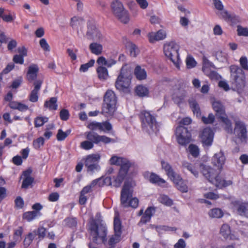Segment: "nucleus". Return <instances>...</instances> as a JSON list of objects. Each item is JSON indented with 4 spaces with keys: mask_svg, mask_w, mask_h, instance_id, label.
Wrapping results in <instances>:
<instances>
[{
    "mask_svg": "<svg viewBox=\"0 0 248 248\" xmlns=\"http://www.w3.org/2000/svg\"><path fill=\"white\" fill-rule=\"evenodd\" d=\"M214 133L210 127L204 128L201 134L200 138L202 144V146L205 148H209L213 142Z\"/></svg>",
    "mask_w": 248,
    "mask_h": 248,
    "instance_id": "dca6fc26",
    "label": "nucleus"
},
{
    "mask_svg": "<svg viewBox=\"0 0 248 248\" xmlns=\"http://www.w3.org/2000/svg\"><path fill=\"white\" fill-rule=\"evenodd\" d=\"M43 82V80L41 79L36 80L34 82V88L29 95V99L31 102L35 103L38 101L39 92L41 89Z\"/></svg>",
    "mask_w": 248,
    "mask_h": 248,
    "instance_id": "a211bd4d",
    "label": "nucleus"
},
{
    "mask_svg": "<svg viewBox=\"0 0 248 248\" xmlns=\"http://www.w3.org/2000/svg\"><path fill=\"white\" fill-rule=\"evenodd\" d=\"M131 80V76L129 71L123 66L115 82L116 88L121 92L130 93Z\"/></svg>",
    "mask_w": 248,
    "mask_h": 248,
    "instance_id": "6e6552de",
    "label": "nucleus"
},
{
    "mask_svg": "<svg viewBox=\"0 0 248 248\" xmlns=\"http://www.w3.org/2000/svg\"><path fill=\"white\" fill-rule=\"evenodd\" d=\"M237 28V35L238 36H248V28H244L241 25H238Z\"/></svg>",
    "mask_w": 248,
    "mask_h": 248,
    "instance_id": "864d4df0",
    "label": "nucleus"
},
{
    "mask_svg": "<svg viewBox=\"0 0 248 248\" xmlns=\"http://www.w3.org/2000/svg\"><path fill=\"white\" fill-rule=\"evenodd\" d=\"M100 156L98 154H92L88 155L85 161V166L88 172L93 173L100 169L99 162Z\"/></svg>",
    "mask_w": 248,
    "mask_h": 248,
    "instance_id": "2eb2a0df",
    "label": "nucleus"
},
{
    "mask_svg": "<svg viewBox=\"0 0 248 248\" xmlns=\"http://www.w3.org/2000/svg\"><path fill=\"white\" fill-rule=\"evenodd\" d=\"M70 132L71 131L70 130H68L66 132H63L61 129H59L56 136L57 140L58 141L64 140L69 135Z\"/></svg>",
    "mask_w": 248,
    "mask_h": 248,
    "instance_id": "de8ad7c7",
    "label": "nucleus"
},
{
    "mask_svg": "<svg viewBox=\"0 0 248 248\" xmlns=\"http://www.w3.org/2000/svg\"><path fill=\"white\" fill-rule=\"evenodd\" d=\"M188 151L191 155L195 158L197 157L200 155V149L195 144H190L188 146Z\"/></svg>",
    "mask_w": 248,
    "mask_h": 248,
    "instance_id": "c03bdc74",
    "label": "nucleus"
},
{
    "mask_svg": "<svg viewBox=\"0 0 248 248\" xmlns=\"http://www.w3.org/2000/svg\"><path fill=\"white\" fill-rule=\"evenodd\" d=\"M192 122V120L188 117H185L182 119L179 123L178 126H185L188 125Z\"/></svg>",
    "mask_w": 248,
    "mask_h": 248,
    "instance_id": "774afa93",
    "label": "nucleus"
},
{
    "mask_svg": "<svg viewBox=\"0 0 248 248\" xmlns=\"http://www.w3.org/2000/svg\"><path fill=\"white\" fill-rule=\"evenodd\" d=\"M33 233H36L38 236L39 241L42 240L46 236V229L44 227H39L36 230L33 231Z\"/></svg>",
    "mask_w": 248,
    "mask_h": 248,
    "instance_id": "79ce46f5",
    "label": "nucleus"
},
{
    "mask_svg": "<svg viewBox=\"0 0 248 248\" xmlns=\"http://www.w3.org/2000/svg\"><path fill=\"white\" fill-rule=\"evenodd\" d=\"M121 235L114 233L112 235L108 240V245L110 248H114L116 244L121 240Z\"/></svg>",
    "mask_w": 248,
    "mask_h": 248,
    "instance_id": "58836bf2",
    "label": "nucleus"
},
{
    "mask_svg": "<svg viewBox=\"0 0 248 248\" xmlns=\"http://www.w3.org/2000/svg\"><path fill=\"white\" fill-rule=\"evenodd\" d=\"M89 49L92 53L99 55L102 53L103 46L97 43H92L89 46Z\"/></svg>",
    "mask_w": 248,
    "mask_h": 248,
    "instance_id": "72a5a7b5",
    "label": "nucleus"
},
{
    "mask_svg": "<svg viewBox=\"0 0 248 248\" xmlns=\"http://www.w3.org/2000/svg\"><path fill=\"white\" fill-rule=\"evenodd\" d=\"M109 162L111 165L120 167L118 173L115 177H114L113 181V186L119 187L127 176L129 169L134 167L135 163L127 158L116 155L112 156L110 158Z\"/></svg>",
    "mask_w": 248,
    "mask_h": 248,
    "instance_id": "f03ea898",
    "label": "nucleus"
},
{
    "mask_svg": "<svg viewBox=\"0 0 248 248\" xmlns=\"http://www.w3.org/2000/svg\"><path fill=\"white\" fill-rule=\"evenodd\" d=\"M69 111L66 109H62L60 112V117L62 121H66L69 118Z\"/></svg>",
    "mask_w": 248,
    "mask_h": 248,
    "instance_id": "13d9d810",
    "label": "nucleus"
},
{
    "mask_svg": "<svg viewBox=\"0 0 248 248\" xmlns=\"http://www.w3.org/2000/svg\"><path fill=\"white\" fill-rule=\"evenodd\" d=\"M147 175H149V180L150 183L154 184L160 185L166 183V181L160 178L159 176L154 172H147Z\"/></svg>",
    "mask_w": 248,
    "mask_h": 248,
    "instance_id": "c756f323",
    "label": "nucleus"
},
{
    "mask_svg": "<svg viewBox=\"0 0 248 248\" xmlns=\"http://www.w3.org/2000/svg\"><path fill=\"white\" fill-rule=\"evenodd\" d=\"M212 107L215 111L217 118L225 124V130L228 132H232V123L226 115L224 105L219 101H215L212 103Z\"/></svg>",
    "mask_w": 248,
    "mask_h": 248,
    "instance_id": "9d476101",
    "label": "nucleus"
},
{
    "mask_svg": "<svg viewBox=\"0 0 248 248\" xmlns=\"http://www.w3.org/2000/svg\"><path fill=\"white\" fill-rule=\"evenodd\" d=\"M131 56L136 57L139 53L138 47L134 44H131L128 48Z\"/></svg>",
    "mask_w": 248,
    "mask_h": 248,
    "instance_id": "5fc2aeb1",
    "label": "nucleus"
},
{
    "mask_svg": "<svg viewBox=\"0 0 248 248\" xmlns=\"http://www.w3.org/2000/svg\"><path fill=\"white\" fill-rule=\"evenodd\" d=\"M36 236V233H33V232H30L25 235L23 244L25 248L29 247L32 243L33 239Z\"/></svg>",
    "mask_w": 248,
    "mask_h": 248,
    "instance_id": "ea45409f",
    "label": "nucleus"
},
{
    "mask_svg": "<svg viewBox=\"0 0 248 248\" xmlns=\"http://www.w3.org/2000/svg\"><path fill=\"white\" fill-rule=\"evenodd\" d=\"M239 62L242 70H248V60L246 56H242L239 60Z\"/></svg>",
    "mask_w": 248,
    "mask_h": 248,
    "instance_id": "6e6d98bb",
    "label": "nucleus"
},
{
    "mask_svg": "<svg viewBox=\"0 0 248 248\" xmlns=\"http://www.w3.org/2000/svg\"><path fill=\"white\" fill-rule=\"evenodd\" d=\"M96 72L98 78L102 81L105 80L108 77V69L102 66H98L96 69Z\"/></svg>",
    "mask_w": 248,
    "mask_h": 248,
    "instance_id": "473e14b6",
    "label": "nucleus"
},
{
    "mask_svg": "<svg viewBox=\"0 0 248 248\" xmlns=\"http://www.w3.org/2000/svg\"><path fill=\"white\" fill-rule=\"evenodd\" d=\"M66 51L68 56L72 61H75L77 59V57L76 53L78 51L77 49H75V51H74L71 48H67Z\"/></svg>",
    "mask_w": 248,
    "mask_h": 248,
    "instance_id": "69168bd1",
    "label": "nucleus"
},
{
    "mask_svg": "<svg viewBox=\"0 0 248 248\" xmlns=\"http://www.w3.org/2000/svg\"><path fill=\"white\" fill-rule=\"evenodd\" d=\"M114 233L121 235L122 225L121 220L119 216H115L113 221Z\"/></svg>",
    "mask_w": 248,
    "mask_h": 248,
    "instance_id": "f704fd0d",
    "label": "nucleus"
},
{
    "mask_svg": "<svg viewBox=\"0 0 248 248\" xmlns=\"http://www.w3.org/2000/svg\"><path fill=\"white\" fill-rule=\"evenodd\" d=\"M117 97L114 92L108 90L104 96L101 113L112 115L116 110Z\"/></svg>",
    "mask_w": 248,
    "mask_h": 248,
    "instance_id": "1a4fd4ad",
    "label": "nucleus"
},
{
    "mask_svg": "<svg viewBox=\"0 0 248 248\" xmlns=\"http://www.w3.org/2000/svg\"><path fill=\"white\" fill-rule=\"evenodd\" d=\"M157 201L159 203L167 206H171L173 204V201L168 196L165 194H160Z\"/></svg>",
    "mask_w": 248,
    "mask_h": 248,
    "instance_id": "4c0bfd02",
    "label": "nucleus"
},
{
    "mask_svg": "<svg viewBox=\"0 0 248 248\" xmlns=\"http://www.w3.org/2000/svg\"><path fill=\"white\" fill-rule=\"evenodd\" d=\"M139 117L141 121V127L143 130L148 134L158 131V125L155 116L152 114L150 111L142 110L140 113Z\"/></svg>",
    "mask_w": 248,
    "mask_h": 248,
    "instance_id": "423d86ee",
    "label": "nucleus"
},
{
    "mask_svg": "<svg viewBox=\"0 0 248 248\" xmlns=\"http://www.w3.org/2000/svg\"><path fill=\"white\" fill-rule=\"evenodd\" d=\"M94 62V60L91 59L87 63L81 64L79 68V71L81 72H87L89 68L93 66Z\"/></svg>",
    "mask_w": 248,
    "mask_h": 248,
    "instance_id": "09e8293b",
    "label": "nucleus"
},
{
    "mask_svg": "<svg viewBox=\"0 0 248 248\" xmlns=\"http://www.w3.org/2000/svg\"><path fill=\"white\" fill-rule=\"evenodd\" d=\"M83 21L84 19L81 17L74 16L71 19L70 25L72 27L74 28L79 25V24Z\"/></svg>",
    "mask_w": 248,
    "mask_h": 248,
    "instance_id": "603ef678",
    "label": "nucleus"
},
{
    "mask_svg": "<svg viewBox=\"0 0 248 248\" xmlns=\"http://www.w3.org/2000/svg\"><path fill=\"white\" fill-rule=\"evenodd\" d=\"M9 106L12 109H17L22 112L29 109L27 105L15 101H11L9 104Z\"/></svg>",
    "mask_w": 248,
    "mask_h": 248,
    "instance_id": "2f4dec72",
    "label": "nucleus"
},
{
    "mask_svg": "<svg viewBox=\"0 0 248 248\" xmlns=\"http://www.w3.org/2000/svg\"><path fill=\"white\" fill-rule=\"evenodd\" d=\"M32 170L29 169L23 172V175L24 178L22 181L21 187L23 188H27L31 185L34 181V178L31 176Z\"/></svg>",
    "mask_w": 248,
    "mask_h": 248,
    "instance_id": "a878e982",
    "label": "nucleus"
},
{
    "mask_svg": "<svg viewBox=\"0 0 248 248\" xmlns=\"http://www.w3.org/2000/svg\"><path fill=\"white\" fill-rule=\"evenodd\" d=\"M160 163L162 169L165 170L166 174L170 180L178 174L175 172L172 166L169 162L164 160H161Z\"/></svg>",
    "mask_w": 248,
    "mask_h": 248,
    "instance_id": "393cba45",
    "label": "nucleus"
},
{
    "mask_svg": "<svg viewBox=\"0 0 248 248\" xmlns=\"http://www.w3.org/2000/svg\"><path fill=\"white\" fill-rule=\"evenodd\" d=\"M57 102V97H51L49 100H46L45 102L44 107L45 108H48L49 110H56L58 108Z\"/></svg>",
    "mask_w": 248,
    "mask_h": 248,
    "instance_id": "7c9ffc66",
    "label": "nucleus"
},
{
    "mask_svg": "<svg viewBox=\"0 0 248 248\" xmlns=\"http://www.w3.org/2000/svg\"><path fill=\"white\" fill-rule=\"evenodd\" d=\"M13 61L15 63L20 64H23L24 62L23 56L17 54L14 56Z\"/></svg>",
    "mask_w": 248,
    "mask_h": 248,
    "instance_id": "338daca9",
    "label": "nucleus"
},
{
    "mask_svg": "<svg viewBox=\"0 0 248 248\" xmlns=\"http://www.w3.org/2000/svg\"><path fill=\"white\" fill-rule=\"evenodd\" d=\"M48 118L42 116H38L34 119V127H39L42 126L45 123L48 121Z\"/></svg>",
    "mask_w": 248,
    "mask_h": 248,
    "instance_id": "a18cd8bd",
    "label": "nucleus"
},
{
    "mask_svg": "<svg viewBox=\"0 0 248 248\" xmlns=\"http://www.w3.org/2000/svg\"><path fill=\"white\" fill-rule=\"evenodd\" d=\"M87 128L90 129L91 131H93L95 130H101V129L102 128V126L101 123L100 122H92L89 123L87 126Z\"/></svg>",
    "mask_w": 248,
    "mask_h": 248,
    "instance_id": "49530a36",
    "label": "nucleus"
},
{
    "mask_svg": "<svg viewBox=\"0 0 248 248\" xmlns=\"http://www.w3.org/2000/svg\"><path fill=\"white\" fill-rule=\"evenodd\" d=\"M232 209L238 215L248 218V202L240 200H234L231 202Z\"/></svg>",
    "mask_w": 248,
    "mask_h": 248,
    "instance_id": "f3484780",
    "label": "nucleus"
},
{
    "mask_svg": "<svg viewBox=\"0 0 248 248\" xmlns=\"http://www.w3.org/2000/svg\"><path fill=\"white\" fill-rule=\"evenodd\" d=\"M23 232V228L22 227H19L16 230L14 233V238L15 240L19 239Z\"/></svg>",
    "mask_w": 248,
    "mask_h": 248,
    "instance_id": "680f3d73",
    "label": "nucleus"
},
{
    "mask_svg": "<svg viewBox=\"0 0 248 248\" xmlns=\"http://www.w3.org/2000/svg\"><path fill=\"white\" fill-rule=\"evenodd\" d=\"M220 233L225 239H228L229 235L231 233L229 225L226 224H223L220 228Z\"/></svg>",
    "mask_w": 248,
    "mask_h": 248,
    "instance_id": "37998d69",
    "label": "nucleus"
},
{
    "mask_svg": "<svg viewBox=\"0 0 248 248\" xmlns=\"http://www.w3.org/2000/svg\"><path fill=\"white\" fill-rule=\"evenodd\" d=\"M89 231L92 236L93 242L96 244H106L108 233L107 227L102 224H98L95 221L89 223Z\"/></svg>",
    "mask_w": 248,
    "mask_h": 248,
    "instance_id": "39448f33",
    "label": "nucleus"
},
{
    "mask_svg": "<svg viewBox=\"0 0 248 248\" xmlns=\"http://www.w3.org/2000/svg\"><path fill=\"white\" fill-rule=\"evenodd\" d=\"M43 206L39 202H36L31 206L32 211H26L22 214V220L28 222L41 217L42 216L41 210Z\"/></svg>",
    "mask_w": 248,
    "mask_h": 248,
    "instance_id": "4468645a",
    "label": "nucleus"
},
{
    "mask_svg": "<svg viewBox=\"0 0 248 248\" xmlns=\"http://www.w3.org/2000/svg\"><path fill=\"white\" fill-rule=\"evenodd\" d=\"M202 120L205 124H212L215 121V116L212 113H210L207 117H202Z\"/></svg>",
    "mask_w": 248,
    "mask_h": 248,
    "instance_id": "bf43d9fd",
    "label": "nucleus"
},
{
    "mask_svg": "<svg viewBox=\"0 0 248 248\" xmlns=\"http://www.w3.org/2000/svg\"><path fill=\"white\" fill-rule=\"evenodd\" d=\"M112 184H113V182H112L111 177L107 176L101 177L93 180L91 183V185L93 186L98 185L99 187H103L104 186H111Z\"/></svg>",
    "mask_w": 248,
    "mask_h": 248,
    "instance_id": "bb28decb",
    "label": "nucleus"
},
{
    "mask_svg": "<svg viewBox=\"0 0 248 248\" xmlns=\"http://www.w3.org/2000/svg\"><path fill=\"white\" fill-rule=\"evenodd\" d=\"M208 215L211 218H219L223 216L224 213L221 209L215 208L210 210Z\"/></svg>",
    "mask_w": 248,
    "mask_h": 248,
    "instance_id": "a19ab883",
    "label": "nucleus"
},
{
    "mask_svg": "<svg viewBox=\"0 0 248 248\" xmlns=\"http://www.w3.org/2000/svg\"><path fill=\"white\" fill-rule=\"evenodd\" d=\"M102 128L101 129L100 131H103L104 132H106L107 131H109L112 130V126L111 124L108 121H105L101 123Z\"/></svg>",
    "mask_w": 248,
    "mask_h": 248,
    "instance_id": "4d7b16f0",
    "label": "nucleus"
},
{
    "mask_svg": "<svg viewBox=\"0 0 248 248\" xmlns=\"http://www.w3.org/2000/svg\"><path fill=\"white\" fill-rule=\"evenodd\" d=\"M93 186L88 185L84 186L80 192L78 202L80 205H85L87 201V197L86 194L92 191V187Z\"/></svg>",
    "mask_w": 248,
    "mask_h": 248,
    "instance_id": "cd10ccee",
    "label": "nucleus"
},
{
    "mask_svg": "<svg viewBox=\"0 0 248 248\" xmlns=\"http://www.w3.org/2000/svg\"><path fill=\"white\" fill-rule=\"evenodd\" d=\"M150 43H154L156 41L164 39L166 37V32L163 30H159L156 32H150L148 34Z\"/></svg>",
    "mask_w": 248,
    "mask_h": 248,
    "instance_id": "b1692460",
    "label": "nucleus"
},
{
    "mask_svg": "<svg viewBox=\"0 0 248 248\" xmlns=\"http://www.w3.org/2000/svg\"><path fill=\"white\" fill-rule=\"evenodd\" d=\"M87 140L83 141L80 143V147L84 150H89L92 149L94 144H99L101 142L107 144L113 142L114 140L105 135H99L93 131L85 133Z\"/></svg>",
    "mask_w": 248,
    "mask_h": 248,
    "instance_id": "20e7f679",
    "label": "nucleus"
},
{
    "mask_svg": "<svg viewBox=\"0 0 248 248\" xmlns=\"http://www.w3.org/2000/svg\"><path fill=\"white\" fill-rule=\"evenodd\" d=\"M133 190L130 184L124 183L121 193V204L124 208L132 207L136 208L139 205V200L137 198H132Z\"/></svg>",
    "mask_w": 248,
    "mask_h": 248,
    "instance_id": "0eeeda50",
    "label": "nucleus"
},
{
    "mask_svg": "<svg viewBox=\"0 0 248 248\" xmlns=\"http://www.w3.org/2000/svg\"><path fill=\"white\" fill-rule=\"evenodd\" d=\"M151 219V218L150 217L143 214L141 217L140 218V219L138 225L139 226H142V225L150 222Z\"/></svg>",
    "mask_w": 248,
    "mask_h": 248,
    "instance_id": "0e129e2a",
    "label": "nucleus"
},
{
    "mask_svg": "<svg viewBox=\"0 0 248 248\" xmlns=\"http://www.w3.org/2000/svg\"><path fill=\"white\" fill-rule=\"evenodd\" d=\"M39 44L41 47L44 51L47 52L50 51V47L45 38H42L39 41Z\"/></svg>",
    "mask_w": 248,
    "mask_h": 248,
    "instance_id": "052dcab7",
    "label": "nucleus"
},
{
    "mask_svg": "<svg viewBox=\"0 0 248 248\" xmlns=\"http://www.w3.org/2000/svg\"><path fill=\"white\" fill-rule=\"evenodd\" d=\"M95 35L97 39L100 40L102 38V34L97 30L94 25L88 22L87 31L86 35L89 39H93L94 38V35Z\"/></svg>",
    "mask_w": 248,
    "mask_h": 248,
    "instance_id": "4be33fe9",
    "label": "nucleus"
},
{
    "mask_svg": "<svg viewBox=\"0 0 248 248\" xmlns=\"http://www.w3.org/2000/svg\"><path fill=\"white\" fill-rule=\"evenodd\" d=\"M175 185L177 188L182 192H187L188 187L179 174H177L171 180Z\"/></svg>",
    "mask_w": 248,
    "mask_h": 248,
    "instance_id": "5701e85b",
    "label": "nucleus"
},
{
    "mask_svg": "<svg viewBox=\"0 0 248 248\" xmlns=\"http://www.w3.org/2000/svg\"><path fill=\"white\" fill-rule=\"evenodd\" d=\"M234 130L237 132L238 136L241 140H246L247 138L246 126L243 122L236 121Z\"/></svg>",
    "mask_w": 248,
    "mask_h": 248,
    "instance_id": "aec40b11",
    "label": "nucleus"
},
{
    "mask_svg": "<svg viewBox=\"0 0 248 248\" xmlns=\"http://www.w3.org/2000/svg\"><path fill=\"white\" fill-rule=\"evenodd\" d=\"M155 212V207L154 206L148 207L145 210L144 215L149 217L151 218Z\"/></svg>",
    "mask_w": 248,
    "mask_h": 248,
    "instance_id": "e2e57ef3",
    "label": "nucleus"
},
{
    "mask_svg": "<svg viewBox=\"0 0 248 248\" xmlns=\"http://www.w3.org/2000/svg\"><path fill=\"white\" fill-rule=\"evenodd\" d=\"M39 72V67L36 64H31L28 68L26 75V78L28 81L31 83L34 81L37 77Z\"/></svg>",
    "mask_w": 248,
    "mask_h": 248,
    "instance_id": "6ab92c4d",
    "label": "nucleus"
},
{
    "mask_svg": "<svg viewBox=\"0 0 248 248\" xmlns=\"http://www.w3.org/2000/svg\"><path fill=\"white\" fill-rule=\"evenodd\" d=\"M45 143L44 138L40 137L34 140L33 141V148L36 150H39L42 146H43Z\"/></svg>",
    "mask_w": 248,
    "mask_h": 248,
    "instance_id": "8fccbe9b",
    "label": "nucleus"
},
{
    "mask_svg": "<svg viewBox=\"0 0 248 248\" xmlns=\"http://www.w3.org/2000/svg\"><path fill=\"white\" fill-rule=\"evenodd\" d=\"M188 103L193 114L197 117L200 116L201 114V109L197 101L195 100H189Z\"/></svg>",
    "mask_w": 248,
    "mask_h": 248,
    "instance_id": "c9c22d12",
    "label": "nucleus"
},
{
    "mask_svg": "<svg viewBox=\"0 0 248 248\" xmlns=\"http://www.w3.org/2000/svg\"><path fill=\"white\" fill-rule=\"evenodd\" d=\"M113 14L124 24L127 23L129 21L128 12L126 10L123 3L118 0H114L111 4Z\"/></svg>",
    "mask_w": 248,
    "mask_h": 248,
    "instance_id": "f8f14e48",
    "label": "nucleus"
},
{
    "mask_svg": "<svg viewBox=\"0 0 248 248\" xmlns=\"http://www.w3.org/2000/svg\"><path fill=\"white\" fill-rule=\"evenodd\" d=\"M175 134L177 142L181 145H186L191 141V132L185 126H178L176 128Z\"/></svg>",
    "mask_w": 248,
    "mask_h": 248,
    "instance_id": "ddd939ff",
    "label": "nucleus"
},
{
    "mask_svg": "<svg viewBox=\"0 0 248 248\" xmlns=\"http://www.w3.org/2000/svg\"><path fill=\"white\" fill-rule=\"evenodd\" d=\"M135 93L140 97H144L148 96L149 92L148 88L142 85H140L136 87Z\"/></svg>",
    "mask_w": 248,
    "mask_h": 248,
    "instance_id": "e433bc0d",
    "label": "nucleus"
},
{
    "mask_svg": "<svg viewBox=\"0 0 248 248\" xmlns=\"http://www.w3.org/2000/svg\"><path fill=\"white\" fill-rule=\"evenodd\" d=\"M134 74L136 78L139 80H143L147 78V72L144 68L140 65H137L134 71Z\"/></svg>",
    "mask_w": 248,
    "mask_h": 248,
    "instance_id": "c85d7f7f",
    "label": "nucleus"
},
{
    "mask_svg": "<svg viewBox=\"0 0 248 248\" xmlns=\"http://www.w3.org/2000/svg\"><path fill=\"white\" fill-rule=\"evenodd\" d=\"M225 160L223 152L220 151L215 154L212 159L213 164L217 167L218 170L208 166H204L202 170L203 175L209 182L220 188L226 187L232 184L231 181H226L222 179L219 175Z\"/></svg>",
    "mask_w": 248,
    "mask_h": 248,
    "instance_id": "f257e3e1",
    "label": "nucleus"
},
{
    "mask_svg": "<svg viewBox=\"0 0 248 248\" xmlns=\"http://www.w3.org/2000/svg\"><path fill=\"white\" fill-rule=\"evenodd\" d=\"M179 46L174 41H171L164 44L163 50L165 55L170 59L177 67H179Z\"/></svg>",
    "mask_w": 248,
    "mask_h": 248,
    "instance_id": "9b49d317",
    "label": "nucleus"
},
{
    "mask_svg": "<svg viewBox=\"0 0 248 248\" xmlns=\"http://www.w3.org/2000/svg\"><path fill=\"white\" fill-rule=\"evenodd\" d=\"M231 73L230 82L232 88L240 93L246 87V77L244 72L238 66L232 65L230 66Z\"/></svg>",
    "mask_w": 248,
    "mask_h": 248,
    "instance_id": "7ed1b4c3",
    "label": "nucleus"
},
{
    "mask_svg": "<svg viewBox=\"0 0 248 248\" xmlns=\"http://www.w3.org/2000/svg\"><path fill=\"white\" fill-rule=\"evenodd\" d=\"M15 208L17 209H22L24 206V202L20 196H17L15 200Z\"/></svg>",
    "mask_w": 248,
    "mask_h": 248,
    "instance_id": "3c124183",
    "label": "nucleus"
},
{
    "mask_svg": "<svg viewBox=\"0 0 248 248\" xmlns=\"http://www.w3.org/2000/svg\"><path fill=\"white\" fill-rule=\"evenodd\" d=\"M222 18L227 22H230L232 25L240 22V18L234 14H230L227 11H223L220 13Z\"/></svg>",
    "mask_w": 248,
    "mask_h": 248,
    "instance_id": "412c9836",
    "label": "nucleus"
}]
</instances>
